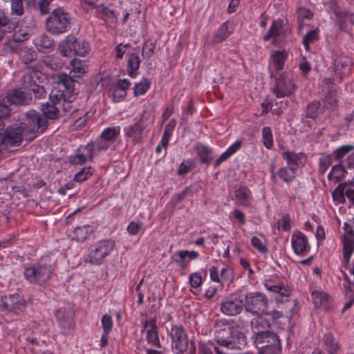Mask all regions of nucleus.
<instances>
[{
  "label": "nucleus",
  "instance_id": "obj_20",
  "mask_svg": "<svg viewBox=\"0 0 354 354\" xmlns=\"http://www.w3.org/2000/svg\"><path fill=\"white\" fill-rule=\"evenodd\" d=\"M55 316L59 326L64 330L71 329L73 326L72 311L70 308H59L55 311Z\"/></svg>",
  "mask_w": 354,
  "mask_h": 354
},
{
  "label": "nucleus",
  "instance_id": "obj_14",
  "mask_svg": "<svg viewBox=\"0 0 354 354\" xmlns=\"http://www.w3.org/2000/svg\"><path fill=\"white\" fill-rule=\"evenodd\" d=\"M171 339V346L179 353L187 351L189 340L185 329L182 326H174L169 331Z\"/></svg>",
  "mask_w": 354,
  "mask_h": 354
},
{
  "label": "nucleus",
  "instance_id": "obj_5",
  "mask_svg": "<svg viewBox=\"0 0 354 354\" xmlns=\"http://www.w3.org/2000/svg\"><path fill=\"white\" fill-rule=\"evenodd\" d=\"M46 30L53 35L66 32L71 28V19L68 13L62 8L54 9L46 21Z\"/></svg>",
  "mask_w": 354,
  "mask_h": 354
},
{
  "label": "nucleus",
  "instance_id": "obj_48",
  "mask_svg": "<svg viewBox=\"0 0 354 354\" xmlns=\"http://www.w3.org/2000/svg\"><path fill=\"white\" fill-rule=\"evenodd\" d=\"M154 43L149 41L145 42L142 47V56L147 59L151 58L154 53Z\"/></svg>",
  "mask_w": 354,
  "mask_h": 354
},
{
  "label": "nucleus",
  "instance_id": "obj_37",
  "mask_svg": "<svg viewBox=\"0 0 354 354\" xmlns=\"http://www.w3.org/2000/svg\"><path fill=\"white\" fill-rule=\"evenodd\" d=\"M71 64L73 68L70 71L69 75H66L67 76H72L73 80H74V84H75L77 82L76 78H80L82 75L85 73L84 68L81 66V63L80 61H77L76 59H73L71 61Z\"/></svg>",
  "mask_w": 354,
  "mask_h": 354
},
{
  "label": "nucleus",
  "instance_id": "obj_54",
  "mask_svg": "<svg viewBox=\"0 0 354 354\" xmlns=\"http://www.w3.org/2000/svg\"><path fill=\"white\" fill-rule=\"evenodd\" d=\"M281 227L284 231H290L291 229V218L289 214L283 216L281 221H278V228Z\"/></svg>",
  "mask_w": 354,
  "mask_h": 354
},
{
  "label": "nucleus",
  "instance_id": "obj_58",
  "mask_svg": "<svg viewBox=\"0 0 354 354\" xmlns=\"http://www.w3.org/2000/svg\"><path fill=\"white\" fill-rule=\"evenodd\" d=\"M193 165L192 160H187L186 162H182L178 169V174L180 176H183L184 174L188 173Z\"/></svg>",
  "mask_w": 354,
  "mask_h": 354
},
{
  "label": "nucleus",
  "instance_id": "obj_1",
  "mask_svg": "<svg viewBox=\"0 0 354 354\" xmlns=\"http://www.w3.org/2000/svg\"><path fill=\"white\" fill-rule=\"evenodd\" d=\"M215 340L221 347L214 346L216 354H228L224 348L243 349L246 346L245 335L227 322L221 321L216 325ZM202 354H213L210 348L203 347Z\"/></svg>",
  "mask_w": 354,
  "mask_h": 354
},
{
  "label": "nucleus",
  "instance_id": "obj_44",
  "mask_svg": "<svg viewBox=\"0 0 354 354\" xmlns=\"http://www.w3.org/2000/svg\"><path fill=\"white\" fill-rule=\"evenodd\" d=\"M93 173V169L92 167H84L75 175L73 180L78 183L83 182L88 178V177L91 176Z\"/></svg>",
  "mask_w": 354,
  "mask_h": 354
},
{
  "label": "nucleus",
  "instance_id": "obj_17",
  "mask_svg": "<svg viewBox=\"0 0 354 354\" xmlns=\"http://www.w3.org/2000/svg\"><path fill=\"white\" fill-rule=\"evenodd\" d=\"M348 168H354V147L351 145H342L333 151V157L335 160H343Z\"/></svg>",
  "mask_w": 354,
  "mask_h": 354
},
{
  "label": "nucleus",
  "instance_id": "obj_23",
  "mask_svg": "<svg viewBox=\"0 0 354 354\" xmlns=\"http://www.w3.org/2000/svg\"><path fill=\"white\" fill-rule=\"evenodd\" d=\"M343 250V257L348 266L354 251V234H344Z\"/></svg>",
  "mask_w": 354,
  "mask_h": 354
},
{
  "label": "nucleus",
  "instance_id": "obj_10",
  "mask_svg": "<svg viewBox=\"0 0 354 354\" xmlns=\"http://www.w3.org/2000/svg\"><path fill=\"white\" fill-rule=\"evenodd\" d=\"M23 133L24 131L21 126L8 127L3 133H0V151L19 145L23 140Z\"/></svg>",
  "mask_w": 354,
  "mask_h": 354
},
{
  "label": "nucleus",
  "instance_id": "obj_60",
  "mask_svg": "<svg viewBox=\"0 0 354 354\" xmlns=\"http://www.w3.org/2000/svg\"><path fill=\"white\" fill-rule=\"evenodd\" d=\"M324 106L329 108H333L336 106L337 100L334 96V93L329 92L324 100Z\"/></svg>",
  "mask_w": 354,
  "mask_h": 354
},
{
  "label": "nucleus",
  "instance_id": "obj_53",
  "mask_svg": "<svg viewBox=\"0 0 354 354\" xmlns=\"http://www.w3.org/2000/svg\"><path fill=\"white\" fill-rule=\"evenodd\" d=\"M131 84L129 81L127 79L120 80L115 86L114 90L113 96H116V93L122 92L126 94L125 90L127 89L130 86Z\"/></svg>",
  "mask_w": 354,
  "mask_h": 354
},
{
  "label": "nucleus",
  "instance_id": "obj_52",
  "mask_svg": "<svg viewBox=\"0 0 354 354\" xmlns=\"http://www.w3.org/2000/svg\"><path fill=\"white\" fill-rule=\"evenodd\" d=\"M97 151V142L95 145L93 142H90L84 147V154L86 156V158L92 160L93 158L94 153Z\"/></svg>",
  "mask_w": 354,
  "mask_h": 354
},
{
  "label": "nucleus",
  "instance_id": "obj_46",
  "mask_svg": "<svg viewBox=\"0 0 354 354\" xmlns=\"http://www.w3.org/2000/svg\"><path fill=\"white\" fill-rule=\"evenodd\" d=\"M29 91H31L35 99L41 100L46 98L47 95V93L43 86L35 85L33 84L32 87L28 89Z\"/></svg>",
  "mask_w": 354,
  "mask_h": 354
},
{
  "label": "nucleus",
  "instance_id": "obj_40",
  "mask_svg": "<svg viewBox=\"0 0 354 354\" xmlns=\"http://www.w3.org/2000/svg\"><path fill=\"white\" fill-rule=\"evenodd\" d=\"M151 82L147 78H144L140 82L136 84L133 88L136 96L145 94L150 86Z\"/></svg>",
  "mask_w": 354,
  "mask_h": 354
},
{
  "label": "nucleus",
  "instance_id": "obj_12",
  "mask_svg": "<svg viewBox=\"0 0 354 354\" xmlns=\"http://www.w3.org/2000/svg\"><path fill=\"white\" fill-rule=\"evenodd\" d=\"M295 89L296 86L293 80L285 73H281L275 77V84L272 91L277 97L281 98L290 96Z\"/></svg>",
  "mask_w": 354,
  "mask_h": 354
},
{
  "label": "nucleus",
  "instance_id": "obj_9",
  "mask_svg": "<svg viewBox=\"0 0 354 354\" xmlns=\"http://www.w3.org/2000/svg\"><path fill=\"white\" fill-rule=\"evenodd\" d=\"M77 39L75 36L70 35L65 39L62 40L58 47L60 54L64 57H72L75 55L81 57L86 56L89 51L88 44L86 41L82 42V48L75 49Z\"/></svg>",
  "mask_w": 354,
  "mask_h": 354
},
{
  "label": "nucleus",
  "instance_id": "obj_7",
  "mask_svg": "<svg viewBox=\"0 0 354 354\" xmlns=\"http://www.w3.org/2000/svg\"><path fill=\"white\" fill-rule=\"evenodd\" d=\"M114 247V241L109 239L102 240L91 245L88 248L86 261L93 265L101 264L104 259L113 251Z\"/></svg>",
  "mask_w": 354,
  "mask_h": 354
},
{
  "label": "nucleus",
  "instance_id": "obj_47",
  "mask_svg": "<svg viewBox=\"0 0 354 354\" xmlns=\"http://www.w3.org/2000/svg\"><path fill=\"white\" fill-rule=\"evenodd\" d=\"M345 185L339 184L335 189L333 191L332 195L333 199L335 201H339L340 203L344 202V196L345 195Z\"/></svg>",
  "mask_w": 354,
  "mask_h": 354
},
{
  "label": "nucleus",
  "instance_id": "obj_28",
  "mask_svg": "<svg viewBox=\"0 0 354 354\" xmlns=\"http://www.w3.org/2000/svg\"><path fill=\"white\" fill-rule=\"evenodd\" d=\"M287 57L288 53L285 50H274L271 52L270 62L274 66L276 71H281L283 68Z\"/></svg>",
  "mask_w": 354,
  "mask_h": 354
},
{
  "label": "nucleus",
  "instance_id": "obj_55",
  "mask_svg": "<svg viewBox=\"0 0 354 354\" xmlns=\"http://www.w3.org/2000/svg\"><path fill=\"white\" fill-rule=\"evenodd\" d=\"M11 7L12 13L22 15L24 13L23 0H12Z\"/></svg>",
  "mask_w": 354,
  "mask_h": 354
},
{
  "label": "nucleus",
  "instance_id": "obj_27",
  "mask_svg": "<svg viewBox=\"0 0 354 354\" xmlns=\"http://www.w3.org/2000/svg\"><path fill=\"white\" fill-rule=\"evenodd\" d=\"M34 44L37 49L42 53H46L47 50L53 49L54 46L53 40L45 34L35 39Z\"/></svg>",
  "mask_w": 354,
  "mask_h": 354
},
{
  "label": "nucleus",
  "instance_id": "obj_63",
  "mask_svg": "<svg viewBox=\"0 0 354 354\" xmlns=\"http://www.w3.org/2000/svg\"><path fill=\"white\" fill-rule=\"evenodd\" d=\"M0 310L11 311L8 297L0 296Z\"/></svg>",
  "mask_w": 354,
  "mask_h": 354
},
{
  "label": "nucleus",
  "instance_id": "obj_13",
  "mask_svg": "<svg viewBox=\"0 0 354 354\" xmlns=\"http://www.w3.org/2000/svg\"><path fill=\"white\" fill-rule=\"evenodd\" d=\"M32 97L30 93L23 91V88H12L8 91L3 99V103L9 105L27 106L32 103Z\"/></svg>",
  "mask_w": 354,
  "mask_h": 354
},
{
  "label": "nucleus",
  "instance_id": "obj_30",
  "mask_svg": "<svg viewBox=\"0 0 354 354\" xmlns=\"http://www.w3.org/2000/svg\"><path fill=\"white\" fill-rule=\"evenodd\" d=\"M8 299L11 311H15L16 313L22 312L26 306V301L18 294L11 295Z\"/></svg>",
  "mask_w": 354,
  "mask_h": 354
},
{
  "label": "nucleus",
  "instance_id": "obj_36",
  "mask_svg": "<svg viewBox=\"0 0 354 354\" xmlns=\"http://www.w3.org/2000/svg\"><path fill=\"white\" fill-rule=\"evenodd\" d=\"M324 342L329 354H335L339 346L338 342L331 333L326 334L324 336Z\"/></svg>",
  "mask_w": 354,
  "mask_h": 354
},
{
  "label": "nucleus",
  "instance_id": "obj_38",
  "mask_svg": "<svg viewBox=\"0 0 354 354\" xmlns=\"http://www.w3.org/2000/svg\"><path fill=\"white\" fill-rule=\"evenodd\" d=\"M230 33L227 24L226 22L223 23L216 32L213 38V42H222L229 37Z\"/></svg>",
  "mask_w": 354,
  "mask_h": 354
},
{
  "label": "nucleus",
  "instance_id": "obj_32",
  "mask_svg": "<svg viewBox=\"0 0 354 354\" xmlns=\"http://www.w3.org/2000/svg\"><path fill=\"white\" fill-rule=\"evenodd\" d=\"M282 157L286 160L288 166H293L297 168L301 160L305 158V154L304 153H296L287 151L282 153Z\"/></svg>",
  "mask_w": 354,
  "mask_h": 354
},
{
  "label": "nucleus",
  "instance_id": "obj_15",
  "mask_svg": "<svg viewBox=\"0 0 354 354\" xmlns=\"http://www.w3.org/2000/svg\"><path fill=\"white\" fill-rule=\"evenodd\" d=\"M334 56V71L335 74L343 79L351 73L352 62L351 59L346 55L339 52L335 53Z\"/></svg>",
  "mask_w": 354,
  "mask_h": 354
},
{
  "label": "nucleus",
  "instance_id": "obj_3",
  "mask_svg": "<svg viewBox=\"0 0 354 354\" xmlns=\"http://www.w3.org/2000/svg\"><path fill=\"white\" fill-rule=\"evenodd\" d=\"M26 120L22 124L26 140H32L38 133H43L48 127L49 123L41 113L35 110H30L25 114Z\"/></svg>",
  "mask_w": 354,
  "mask_h": 354
},
{
  "label": "nucleus",
  "instance_id": "obj_57",
  "mask_svg": "<svg viewBox=\"0 0 354 354\" xmlns=\"http://www.w3.org/2000/svg\"><path fill=\"white\" fill-rule=\"evenodd\" d=\"M174 261L183 269L187 267V263L185 262V254L181 251H179L178 253L175 254L173 256Z\"/></svg>",
  "mask_w": 354,
  "mask_h": 354
},
{
  "label": "nucleus",
  "instance_id": "obj_62",
  "mask_svg": "<svg viewBox=\"0 0 354 354\" xmlns=\"http://www.w3.org/2000/svg\"><path fill=\"white\" fill-rule=\"evenodd\" d=\"M37 58V53L35 51L26 52L22 56V61L25 64H28L35 61Z\"/></svg>",
  "mask_w": 354,
  "mask_h": 354
},
{
  "label": "nucleus",
  "instance_id": "obj_26",
  "mask_svg": "<svg viewBox=\"0 0 354 354\" xmlns=\"http://www.w3.org/2000/svg\"><path fill=\"white\" fill-rule=\"evenodd\" d=\"M338 163L333 166L331 171L328 175V178L330 180H335L336 182L340 181L345 176L346 165L344 163V160H337Z\"/></svg>",
  "mask_w": 354,
  "mask_h": 354
},
{
  "label": "nucleus",
  "instance_id": "obj_51",
  "mask_svg": "<svg viewBox=\"0 0 354 354\" xmlns=\"http://www.w3.org/2000/svg\"><path fill=\"white\" fill-rule=\"evenodd\" d=\"M102 325L103 331L109 333L113 328V320L110 315H104L102 318Z\"/></svg>",
  "mask_w": 354,
  "mask_h": 354
},
{
  "label": "nucleus",
  "instance_id": "obj_29",
  "mask_svg": "<svg viewBox=\"0 0 354 354\" xmlns=\"http://www.w3.org/2000/svg\"><path fill=\"white\" fill-rule=\"evenodd\" d=\"M251 327L253 331V336H258L265 332H268L267 330L270 327L269 322L261 317L254 318L251 321Z\"/></svg>",
  "mask_w": 354,
  "mask_h": 354
},
{
  "label": "nucleus",
  "instance_id": "obj_2",
  "mask_svg": "<svg viewBox=\"0 0 354 354\" xmlns=\"http://www.w3.org/2000/svg\"><path fill=\"white\" fill-rule=\"evenodd\" d=\"M75 88L72 76L58 73L54 77V85L49 95V99L60 104L62 102V111L66 115H71L77 108L73 104L78 92Z\"/></svg>",
  "mask_w": 354,
  "mask_h": 354
},
{
  "label": "nucleus",
  "instance_id": "obj_59",
  "mask_svg": "<svg viewBox=\"0 0 354 354\" xmlns=\"http://www.w3.org/2000/svg\"><path fill=\"white\" fill-rule=\"evenodd\" d=\"M189 283L192 287L198 288L202 283V277L199 273H194L189 276Z\"/></svg>",
  "mask_w": 354,
  "mask_h": 354
},
{
  "label": "nucleus",
  "instance_id": "obj_6",
  "mask_svg": "<svg viewBox=\"0 0 354 354\" xmlns=\"http://www.w3.org/2000/svg\"><path fill=\"white\" fill-rule=\"evenodd\" d=\"M252 338L259 354H279L281 352L280 339L274 332H265Z\"/></svg>",
  "mask_w": 354,
  "mask_h": 354
},
{
  "label": "nucleus",
  "instance_id": "obj_49",
  "mask_svg": "<svg viewBox=\"0 0 354 354\" xmlns=\"http://www.w3.org/2000/svg\"><path fill=\"white\" fill-rule=\"evenodd\" d=\"M317 30H310L309 31L303 39V44L306 50L309 48V44L314 41L317 40Z\"/></svg>",
  "mask_w": 354,
  "mask_h": 354
},
{
  "label": "nucleus",
  "instance_id": "obj_39",
  "mask_svg": "<svg viewBox=\"0 0 354 354\" xmlns=\"http://www.w3.org/2000/svg\"><path fill=\"white\" fill-rule=\"evenodd\" d=\"M197 153L200 157L201 161L205 164H210L212 159V150L204 145H198Z\"/></svg>",
  "mask_w": 354,
  "mask_h": 354
},
{
  "label": "nucleus",
  "instance_id": "obj_21",
  "mask_svg": "<svg viewBox=\"0 0 354 354\" xmlns=\"http://www.w3.org/2000/svg\"><path fill=\"white\" fill-rule=\"evenodd\" d=\"M49 100V102L41 105V110L43 113L41 115L46 118V120H57L60 115L59 110L57 107V105L59 104V102L50 100V99Z\"/></svg>",
  "mask_w": 354,
  "mask_h": 354
},
{
  "label": "nucleus",
  "instance_id": "obj_16",
  "mask_svg": "<svg viewBox=\"0 0 354 354\" xmlns=\"http://www.w3.org/2000/svg\"><path fill=\"white\" fill-rule=\"evenodd\" d=\"M142 333H146L147 342L154 346L161 348L156 319H146L142 322Z\"/></svg>",
  "mask_w": 354,
  "mask_h": 354
},
{
  "label": "nucleus",
  "instance_id": "obj_50",
  "mask_svg": "<svg viewBox=\"0 0 354 354\" xmlns=\"http://www.w3.org/2000/svg\"><path fill=\"white\" fill-rule=\"evenodd\" d=\"M252 246L262 254H266L268 250L266 245L257 236H253L251 240Z\"/></svg>",
  "mask_w": 354,
  "mask_h": 354
},
{
  "label": "nucleus",
  "instance_id": "obj_22",
  "mask_svg": "<svg viewBox=\"0 0 354 354\" xmlns=\"http://www.w3.org/2000/svg\"><path fill=\"white\" fill-rule=\"evenodd\" d=\"M145 112V111L142 112L140 120L131 125L127 131V136L132 138L135 142H140L144 137V127L142 123Z\"/></svg>",
  "mask_w": 354,
  "mask_h": 354
},
{
  "label": "nucleus",
  "instance_id": "obj_25",
  "mask_svg": "<svg viewBox=\"0 0 354 354\" xmlns=\"http://www.w3.org/2000/svg\"><path fill=\"white\" fill-rule=\"evenodd\" d=\"M93 232V227L89 225L76 227L71 235L73 240L78 242L84 241L88 236Z\"/></svg>",
  "mask_w": 354,
  "mask_h": 354
},
{
  "label": "nucleus",
  "instance_id": "obj_8",
  "mask_svg": "<svg viewBox=\"0 0 354 354\" xmlns=\"http://www.w3.org/2000/svg\"><path fill=\"white\" fill-rule=\"evenodd\" d=\"M268 298L261 292H250L245 295L244 308L247 312L261 316L268 315Z\"/></svg>",
  "mask_w": 354,
  "mask_h": 354
},
{
  "label": "nucleus",
  "instance_id": "obj_45",
  "mask_svg": "<svg viewBox=\"0 0 354 354\" xmlns=\"http://www.w3.org/2000/svg\"><path fill=\"white\" fill-rule=\"evenodd\" d=\"M249 194L250 190L245 187L238 189L235 192L236 198L240 201L241 204L245 205H248Z\"/></svg>",
  "mask_w": 354,
  "mask_h": 354
},
{
  "label": "nucleus",
  "instance_id": "obj_34",
  "mask_svg": "<svg viewBox=\"0 0 354 354\" xmlns=\"http://www.w3.org/2000/svg\"><path fill=\"white\" fill-rule=\"evenodd\" d=\"M297 167L293 166H287L281 167L278 171L277 174L279 178L286 183H290L295 178Z\"/></svg>",
  "mask_w": 354,
  "mask_h": 354
},
{
  "label": "nucleus",
  "instance_id": "obj_4",
  "mask_svg": "<svg viewBox=\"0 0 354 354\" xmlns=\"http://www.w3.org/2000/svg\"><path fill=\"white\" fill-rule=\"evenodd\" d=\"M55 263L54 258H43L37 266L26 268L24 276L30 283H44L50 279Z\"/></svg>",
  "mask_w": 354,
  "mask_h": 354
},
{
  "label": "nucleus",
  "instance_id": "obj_64",
  "mask_svg": "<svg viewBox=\"0 0 354 354\" xmlns=\"http://www.w3.org/2000/svg\"><path fill=\"white\" fill-rule=\"evenodd\" d=\"M298 15L301 19H311L313 16V13L309 9L302 8L299 9Z\"/></svg>",
  "mask_w": 354,
  "mask_h": 354
},
{
  "label": "nucleus",
  "instance_id": "obj_35",
  "mask_svg": "<svg viewBox=\"0 0 354 354\" xmlns=\"http://www.w3.org/2000/svg\"><path fill=\"white\" fill-rule=\"evenodd\" d=\"M140 64L139 56L136 53L131 54L128 59V73L129 76L134 77L136 75V71L139 68Z\"/></svg>",
  "mask_w": 354,
  "mask_h": 354
},
{
  "label": "nucleus",
  "instance_id": "obj_18",
  "mask_svg": "<svg viewBox=\"0 0 354 354\" xmlns=\"http://www.w3.org/2000/svg\"><path fill=\"white\" fill-rule=\"evenodd\" d=\"M243 307L244 303L240 298H228L221 303V311L225 315L234 316L241 313Z\"/></svg>",
  "mask_w": 354,
  "mask_h": 354
},
{
  "label": "nucleus",
  "instance_id": "obj_19",
  "mask_svg": "<svg viewBox=\"0 0 354 354\" xmlns=\"http://www.w3.org/2000/svg\"><path fill=\"white\" fill-rule=\"evenodd\" d=\"M43 76L42 73L37 69L31 68L23 75L21 80L22 88L29 89L33 84L38 85L41 83V79Z\"/></svg>",
  "mask_w": 354,
  "mask_h": 354
},
{
  "label": "nucleus",
  "instance_id": "obj_24",
  "mask_svg": "<svg viewBox=\"0 0 354 354\" xmlns=\"http://www.w3.org/2000/svg\"><path fill=\"white\" fill-rule=\"evenodd\" d=\"M307 238L301 232L293 234L292 236V246L296 254H300L306 250Z\"/></svg>",
  "mask_w": 354,
  "mask_h": 354
},
{
  "label": "nucleus",
  "instance_id": "obj_31",
  "mask_svg": "<svg viewBox=\"0 0 354 354\" xmlns=\"http://www.w3.org/2000/svg\"><path fill=\"white\" fill-rule=\"evenodd\" d=\"M312 297L315 306L317 308H327L329 304V297L324 292L313 291L312 292Z\"/></svg>",
  "mask_w": 354,
  "mask_h": 354
},
{
  "label": "nucleus",
  "instance_id": "obj_33",
  "mask_svg": "<svg viewBox=\"0 0 354 354\" xmlns=\"http://www.w3.org/2000/svg\"><path fill=\"white\" fill-rule=\"evenodd\" d=\"M283 21L281 19H274L272 22V26L264 36V41H268L272 37H279L281 35V29Z\"/></svg>",
  "mask_w": 354,
  "mask_h": 354
},
{
  "label": "nucleus",
  "instance_id": "obj_42",
  "mask_svg": "<svg viewBox=\"0 0 354 354\" xmlns=\"http://www.w3.org/2000/svg\"><path fill=\"white\" fill-rule=\"evenodd\" d=\"M320 106L319 102H313L310 104L306 109V116L309 118H316L321 113Z\"/></svg>",
  "mask_w": 354,
  "mask_h": 354
},
{
  "label": "nucleus",
  "instance_id": "obj_41",
  "mask_svg": "<svg viewBox=\"0 0 354 354\" xmlns=\"http://www.w3.org/2000/svg\"><path fill=\"white\" fill-rule=\"evenodd\" d=\"M333 156V154L332 155L326 153L322 155L319 161V171L321 174H324L326 171L328 167L332 164Z\"/></svg>",
  "mask_w": 354,
  "mask_h": 354
},
{
  "label": "nucleus",
  "instance_id": "obj_56",
  "mask_svg": "<svg viewBox=\"0 0 354 354\" xmlns=\"http://www.w3.org/2000/svg\"><path fill=\"white\" fill-rule=\"evenodd\" d=\"M87 159L86 158V156L82 153H75L73 156H71L69 158V162L71 165H82L86 162Z\"/></svg>",
  "mask_w": 354,
  "mask_h": 354
},
{
  "label": "nucleus",
  "instance_id": "obj_43",
  "mask_svg": "<svg viewBox=\"0 0 354 354\" xmlns=\"http://www.w3.org/2000/svg\"><path fill=\"white\" fill-rule=\"evenodd\" d=\"M263 142L267 149H271L273 145V138L271 129L269 127H265L262 129Z\"/></svg>",
  "mask_w": 354,
  "mask_h": 354
},
{
  "label": "nucleus",
  "instance_id": "obj_11",
  "mask_svg": "<svg viewBox=\"0 0 354 354\" xmlns=\"http://www.w3.org/2000/svg\"><path fill=\"white\" fill-rule=\"evenodd\" d=\"M120 127H113L106 128L97 140V150L98 152L106 151L109 149H114L115 143L120 138Z\"/></svg>",
  "mask_w": 354,
  "mask_h": 354
},
{
  "label": "nucleus",
  "instance_id": "obj_61",
  "mask_svg": "<svg viewBox=\"0 0 354 354\" xmlns=\"http://www.w3.org/2000/svg\"><path fill=\"white\" fill-rule=\"evenodd\" d=\"M142 227L140 223L131 222L127 227V231L132 235H136L139 233V231Z\"/></svg>",
  "mask_w": 354,
  "mask_h": 354
}]
</instances>
